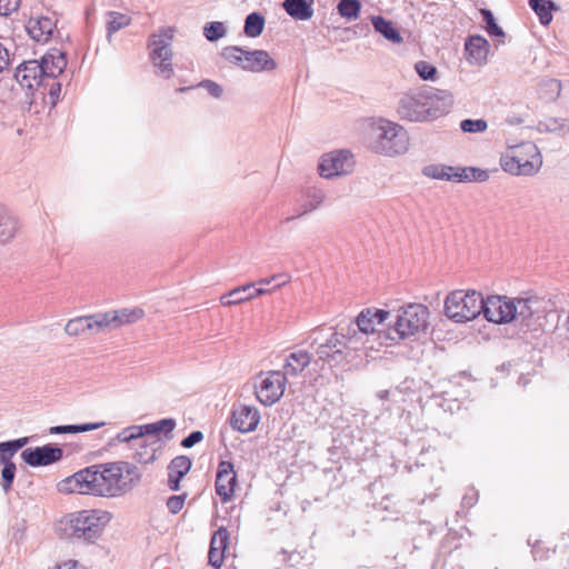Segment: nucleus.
Segmentation results:
<instances>
[{
	"label": "nucleus",
	"mask_w": 569,
	"mask_h": 569,
	"mask_svg": "<svg viewBox=\"0 0 569 569\" xmlns=\"http://www.w3.org/2000/svg\"><path fill=\"white\" fill-rule=\"evenodd\" d=\"M429 310L420 303H410L399 308L393 315V325L387 336L392 341L402 340L425 330L428 325Z\"/></svg>",
	"instance_id": "5"
},
{
	"label": "nucleus",
	"mask_w": 569,
	"mask_h": 569,
	"mask_svg": "<svg viewBox=\"0 0 569 569\" xmlns=\"http://www.w3.org/2000/svg\"><path fill=\"white\" fill-rule=\"evenodd\" d=\"M317 209L318 208L313 203H311L310 200L306 199V203L302 206V210L297 217H302V216H305L309 212H312Z\"/></svg>",
	"instance_id": "61"
},
{
	"label": "nucleus",
	"mask_w": 569,
	"mask_h": 569,
	"mask_svg": "<svg viewBox=\"0 0 569 569\" xmlns=\"http://www.w3.org/2000/svg\"><path fill=\"white\" fill-rule=\"evenodd\" d=\"M549 301L537 295L515 298V319L521 326L530 330H538L537 322L545 318L548 311Z\"/></svg>",
	"instance_id": "8"
},
{
	"label": "nucleus",
	"mask_w": 569,
	"mask_h": 569,
	"mask_svg": "<svg viewBox=\"0 0 569 569\" xmlns=\"http://www.w3.org/2000/svg\"><path fill=\"white\" fill-rule=\"evenodd\" d=\"M256 284L258 283L251 282L230 290L228 293L221 296V305L227 307L237 306L270 292L269 289L256 288Z\"/></svg>",
	"instance_id": "20"
},
{
	"label": "nucleus",
	"mask_w": 569,
	"mask_h": 569,
	"mask_svg": "<svg viewBox=\"0 0 569 569\" xmlns=\"http://www.w3.org/2000/svg\"><path fill=\"white\" fill-rule=\"evenodd\" d=\"M198 87L203 88L204 90H207V92H208L211 97H213V98H216V99L221 98V97H222V94H223V89H222V87H221L219 83H217V82H214V81H212V80H202V81L198 84Z\"/></svg>",
	"instance_id": "53"
},
{
	"label": "nucleus",
	"mask_w": 569,
	"mask_h": 569,
	"mask_svg": "<svg viewBox=\"0 0 569 569\" xmlns=\"http://www.w3.org/2000/svg\"><path fill=\"white\" fill-rule=\"evenodd\" d=\"M338 333L342 337V343L345 345L348 357L351 356L352 351L361 349L368 341V335L356 329L353 322H350L346 328L340 326Z\"/></svg>",
	"instance_id": "26"
},
{
	"label": "nucleus",
	"mask_w": 569,
	"mask_h": 569,
	"mask_svg": "<svg viewBox=\"0 0 569 569\" xmlns=\"http://www.w3.org/2000/svg\"><path fill=\"white\" fill-rule=\"evenodd\" d=\"M260 421V413L257 408L241 405L233 409L230 423L233 429L246 433L256 430Z\"/></svg>",
	"instance_id": "18"
},
{
	"label": "nucleus",
	"mask_w": 569,
	"mask_h": 569,
	"mask_svg": "<svg viewBox=\"0 0 569 569\" xmlns=\"http://www.w3.org/2000/svg\"><path fill=\"white\" fill-rule=\"evenodd\" d=\"M457 181H480L483 182L489 178L487 171L477 168H463L455 171Z\"/></svg>",
	"instance_id": "41"
},
{
	"label": "nucleus",
	"mask_w": 569,
	"mask_h": 569,
	"mask_svg": "<svg viewBox=\"0 0 569 569\" xmlns=\"http://www.w3.org/2000/svg\"><path fill=\"white\" fill-rule=\"evenodd\" d=\"M228 531L226 528H219L212 536L208 553L209 563L220 568L223 562L224 550L228 546Z\"/></svg>",
	"instance_id": "25"
},
{
	"label": "nucleus",
	"mask_w": 569,
	"mask_h": 569,
	"mask_svg": "<svg viewBox=\"0 0 569 569\" xmlns=\"http://www.w3.org/2000/svg\"><path fill=\"white\" fill-rule=\"evenodd\" d=\"M14 78L22 88L33 89L40 86L44 78L41 63L37 60L20 63L16 69Z\"/></svg>",
	"instance_id": "17"
},
{
	"label": "nucleus",
	"mask_w": 569,
	"mask_h": 569,
	"mask_svg": "<svg viewBox=\"0 0 569 569\" xmlns=\"http://www.w3.org/2000/svg\"><path fill=\"white\" fill-rule=\"evenodd\" d=\"M192 461L187 456H178L168 466V486L171 490L180 489L181 479L190 471Z\"/></svg>",
	"instance_id": "24"
},
{
	"label": "nucleus",
	"mask_w": 569,
	"mask_h": 569,
	"mask_svg": "<svg viewBox=\"0 0 569 569\" xmlns=\"http://www.w3.org/2000/svg\"><path fill=\"white\" fill-rule=\"evenodd\" d=\"M184 500H186V495L170 497L167 501V507H168L169 511L171 513H178L182 509V507L184 505Z\"/></svg>",
	"instance_id": "54"
},
{
	"label": "nucleus",
	"mask_w": 569,
	"mask_h": 569,
	"mask_svg": "<svg viewBox=\"0 0 569 569\" xmlns=\"http://www.w3.org/2000/svg\"><path fill=\"white\" fill-rule=\"evenodd\" d=\"M139 478L138 468L127 461L89 466L59 483V491L114 498L127 493Z\"/></svg>",
	"instance_id": "1"
},
{
	"label": "nucleus",
	"mask_w": 569,
	"mask_h": 569,
	"mask_svg": "<svg viewBox=\"0 0 569 569\" xmlns=\"http://www.w3.org/2000/svg\"><path fill=\"white\" fill-rule=\"evenodd\" d=\"M177 422L172 418H164L151 423H144V437L162 435L166 440L172 438V431Z\"/></svg>",
	"instance_id": "32"
},
{
	"label": "nucleus",
	"mask_w": 569,
	"mask_h": 569,
	"mask_svg": "<svg viewBox=\"0 0 569 569\" xmlns=\"http://www.w3.org/2000/svg\"><path fill=\"white\" fill-rule=\"evenodd\" d=\"M60 92H61V83L53 82L49 89V96L52 99V104H56L57 100L59 99Z\"/></svg>",
	"instance_id": "59"
},
{
	"label": "nucleus",
	"mask_w": 569,
	"mask_h": 569,
	"mask_svg": "<svg viewBox=\"0 0 569 569\" xmlns=\"http://www.w3.org/2000/svg\"><path fill=\"white\" fill-rule=\"evenodd\" d=\"M14 451L8 443V441L0 442V465L13 463L11 458L14 456Z\"/></svg>",
	"instance_id": "55"
},
{
	"label": "nucleus",
	"mask_w": 569,
	"mask_h": 569,
	"mask_svg": "<svg viewBox=\"0 0 569 569\" xmlns=\"http://www.w3.org/2000/svg\"><path fill=\"white\" fill-rule=\"evenodd\" d=\"M353 154L346 149L323 154L318 164V172L325 179L349 174L355 168Z\"/></svg>",
	"instance_id": "9"
},
{
	"label": "nucleus",
	"mask_w": 569,
	"mask_h": 569,
	"mask_svg": "<svg viewBox=\"0 0 569 569\" xmlns=\"http://www.w3.org/2000/svg\"><path fill=\"white\" fill-rule=\"evenodd\" d=\"M388 395H389L388 390H383L378 393L379 398H381V399H386L388 397Z\"/></svg>",
	"instance_id": "63"
},
{
	"label": "nucleus",
	"mask_w": 569,
	"mask_h": 569,
	"mask_svg": "<svg viewBox=\"0 0 569 569\" xmlns=\"http://www.w3.org/2000/svg\"><path fill=\"white\" fill-rule=\"evenodd\" d=\"M428 104L431 107L433 118L449 111L453 103V96L450 91L429 88L422 90Z\"/></svg>",
	"instance_id": "22"
},
{
	"label": "nucleus",
	"mask_w": 569,
	"mask_h": 569,
	"mask_svg": "<svg viewBox=\"0 0 569 569\" xmlns=\"http://www.w3.org/2000/svg\"><path fill=\"white\" fill-rule=\"evenodd\" d=\"M313 0H284L283 8L287 13L298 20H308L313 14Z\"/></svg>",
	"instance_id": "31"
},
{
	"label": "nucleus",
	"mask_w": 569,
	"mask_h": 569,
	"mask_svg": "<svg viewBox=\"0 0 569 569\" xmlns=\"http://www.w3.org/2000/svg\"><path fill=\"white\" fill-rule=\"evenodd\" d=\"M111 519L112 515L106 510H81L62 517L56 531L61 539L93 543Z\"/></svg>",
	"instance_id": "2"
},
{
	"label": "nucleus",
	"mask_w": 569,
	"mask_h": 569,
	"mask_svg": "<svg viewBox=\"0 0 569 569\" xmlns=\"http://www.w3.org/2000/svg\"><path fill=\"white\" fill-rule=\"evenodd\" d=\"M500 166L503 171L513 176H533L542 167L539 148L531 141L510 146L501 154Z\"/></svg>",
	"instance_id": "4"
},
{
	"label": "nucleus",
	"mask_w": 569,
	"mask_h": 569,
	"mask_svg": "<svg viewBox=\"0 0 569 569\" xmlns=\"http://www.w3.org/2000/svg\"><path fill=\"white\" fill-rule=\"evenodd\" d=\"M20 6V0H0V14L9 16Z\"/></svg>",
	"instance_id": "56"
},
{
	"label": "nucleus",
	"mask_w": 569,
	"mask_h": 569,
	"mask_svg": "<svg viewBox=\"0 0 569 569\" xmlns=\"http://www.w3.org/2000/svg\"><path fill=\"white\" fill-rule=\"evenodd\" d=\"M460 128L463 132L478 133L486 131L488 124L483 119H465L461 121Z\"/></svg>",
	"instance_id": "47"
},
{
	"label": "nucleus",
	"mask_w": 569,
	"mask_h": 569,
	"mask_svg": "<svg viewBox=\"0 0 569 569\" xmlns=\"http://www.w3.org/2000/svg\"><path fill=\"white\" fill-rule=\"evenodd\" d=\"M236 482L237 476L233 465L230 461H220L216 476V492L223 502L231 499Z\"/></svg>",
	"instance_id": "16"
},
{
	"label": "nucleus",
	"mask_w": 569,
	"mask_h": 569,
	"mask_svg": "<svg viewBox=\"0 0 569 569\" xmlns=\"http://www.w3.org/2000/svg\"><path fill=\"white\" fill-rule=\"evenodd\" d=\"M137 319H139L138 312L129 309L93 313L90 315V333L99 335L110 332L122 325L130 323Z\"/></svg>",
	"instance_id": "10"
},
{
	"label": "nucleus",
	"mask_w": 569,
	"mask_h": 569,
	"mask_svg": "<svg viewBox=\"0 0 569 569\" xmlns=\"http://www.w3.org/2000/svg\"><path fill=\"white\" fill-rule=\"evenodd\" d=\"M62 456V449L54 443L27 448L21 452L23 461L31 467H41L54 463L59 461Z\"/></svg>",
	"instance_id": "15"
},
{
	"label": "nucleus",
	"mask_w": 569,
	"mask_h": 569,
	"mask_svg": "<svg viewBox=\"0 0 569 569\" xmlns=\"http://www.w3.org/2000/svg\"><path fill=\"white\" fill-rule=\"evenodd\" d=\"M91 321L89 316H81L70 319L64 326V332L71 337H78L87 332L90 333Z\"/></svg>",
	"instance_id": "36"
},
{
	"label": "nucleus",
	"mask_w": 569,
	"mask_h": 569,
	"mask_svg": "<svg viewBox=\"0 0 569 569\" xmlns=\"http://www.w3.org/2000/svg\"><path fill=\"white\" fill-rule=\"evenodd\" d=\"M14 453H17L21 448H23L28 443V438H19L14 440L8 441Z\"/></svg>",
	"instance_id": "60"
},
{
	"label": "nucleus",
	"mask_w": 569,
	"mask_h": 569,
	"mask_svg": "<svg viewBox=\"0 0 569 569\" xmlns=\"http://www.w3.org/2000/svg\"><path fill=\"white\" fill-rule=\"evenodd\" d=\"M59 569H83V567L76 560H69L60 566Z\"/></svg>",
	"instance_id": "62"
},
{
	"label": "nucleus",
	"mask_w": 569,
	"mask_h": 569,
	"mask_svg": "<svg viewBox=\"0 0 569 569\" xmlns=\"http://www.w3.org/2000/svg\"><path fill=\"white\" fill-rule=\"evenodd\" d=\"M483 309L481 293L471 290H456L449 293L445 301L446 316L456 322H466L478 317Z\"/></svg>",
	"instance_id": "7"
},
{
	"label": "nucleus",
	"mask_w": 569,
	"mask_h": 569,
	"mask_svg": "<svg viewBox=\"0 0 569 569\" xmlns=\"http://www.w3.org/2000/svg\"><path fill=\"white\" fill-rule=\"evenodd\" d=\"M341 341V335L336 331L326 340V342L320 343L316 349V355L318 357L316 363L321 361L329 365V367H335L343 361H348V351H346L345 345Z\"/></svg>",
	"instance_id": "14"
},
{
	"label": "nucleus",
	"mask_w": 569,
	"mask_h": 569,
	"mask_svg": "<svg viewBox=\"0 0 569 569\" xmlns=\"http://www.w3.org/2000/svg\"><path fill=\"white\" fill-rule=\"evenodd\" d=\"M540 88H541V91L542 90L546 91V98L547 99L553 100V99L559 97L560 90H561V84L556 79H548V80H545L540 84Z\"/></svg>",
	"instance_id": "49"
},
{
	"label": "nucleus",
	"mask_w": 569,
	"mask_h": 569,
	"mask_svg": "<svg viewBox=\"0 0 569 569\" xmlns=\"http://www.w3.org/2000/svg\"><path fill=\"white\" fill-rule=\"evenodd\" d=\"M361 3L358 0H340L338 3V12L341 17L355 20L359 17Z\"/></svg>",
	"instance_id": "42"
},
{
	"label": "nucleus",
	"mask_w": 569,
	"mask_h": 569,
	"mask_svg": "<svg viewBox=\"0 0 569 569\" xmlns=\"http://www.w3.org/2000/svg\"><path fill=\"white\" fill-rule=\"evenodd\" d=\"M18 230L17 219L7 210H0V242L11 240Z\"/></svg>",
	"instance_id": "33"
},
{
	"label": "nucleus",
	"mask_w": 569,
	"mask_h": 569,
	"mask_svg": "<svg viewBox=\"0 0 569 569\" xmlns=\"http://www.w3.org/2000/svg\"><path fill=\"white\" fill-rule=\"evenodd\" d=\"M530 8L536 12L541 24L547 26L552 20L555 3L550 0H529Z\"/></svg>",
	"instance_id": "34"
},
{
	"label": "nucleus",
	"mask_w": 569,
	"mask_h": 569,
	"mask_svg": "<svg viewBox=\"0 0 569 569\" xmlns=\"http://www.w3.org/2000/svg\"><path fill=\"white\" fill-rule=\"evenodd\" d=\"M154 460H156V455H154V453H152V456H151L148 460H144V463H146V462H152V461H154Z\"/></svg>",
	"instance_id": "64"
},
{
	"label": "nucleus",
	"mask_w": 569,
	"mask_h": 569,
	"mask_svg": "<svg viewBox=\"0 0 569 569\" xmlns=\"http://www.w3.org/2000/svg\"><path fill=\"white\" fill-rule=\"evenodd\" d=\"M264 18L258 12L249 13L244 20L243 32L249 38L259 37L264 28Z\"/></svg>",
	"instance_id": "37"
},
{
	"label": "nucleus",
	"mask_w": 569,
	"mask_h": 569,
	"mask_svg": "<svg viewBox=\"0 0 569 569\" xmlns=\"http://www.w3.org/2000/svg\"><path fill=\"white\" fill-rule=\"evenodd\" d=\"M227 33V29L223 22L213 21L208 22L203 28V34L207 40L214 42L223 38Z\"/></svg>",
	"instance_id": "43"
},
{
	"label": "nucleus",
	"mask_w": 569,
	"mask_h": 569,
	"mask_svg": "<svg viewBox=\"0 0 569 569\" xmlns=\"http://www.w3.org/2000/svg\"><path fill=\"white\" fill-rule=\"evenodd\" d=\"M174 32V28L163 27L157 33L151 34L149 40L150 61L156 74L163 79H170L173 76L171 43Z\"/></svg>",
	"instance_id": "6"
},
{
	"label": "nucleus",
	"mask_w": 569,
	"mask_h": 569,
	"mask_svg": "<svg viewBox=\"0 0 569 569\" xmlns=\"http://www.w3.org/2000/svg\"><path fill=\"white\" fill-rule=\"evenodd\" d=\"M39 62L43 69L44 78L58 77L67 66L66 57L61 52L46 54Z\"/></svg>",
	"instance_id": "30"
},
{
	"label": "nucleus",
	"mask_w": 569,
	"mask_h": 569,
	"mask_svg": "<svg viewBox=\"0 0 569 569\" xmlns=\"http://www.w3.org/2000/svg\"><path fill=\"white\" fill-rule=\"evenodd\" d=\"M415 70L423 80H435L437 74V68L427 61H418L415 64Z\"/></svg>",
	"instance_id": "48"
},
{
	"label": "nucleus",
	"mask_w": 569,
	"mask_h": 569,
	"mask_svg": "<svg viewBox=\"0 0 569 569\" xmlns=\"http://www.w3.org/2000/svg\"><path fill=\"white\" fill-rule=\"evenodd\" d=\"M466 51L469 57L468 60L472 63H482L488 53V41L480 36H472L466 42Z\"/></svg>",
	"instance_id": "29"
},
{
	"label": "nucleus",
	"mask_w": 569,
	"mask_h": 569,
	"mask_svg": "<svg viewBox=\"0 0 569 569\" xmlns=\"http://www.w3.org/2000/svg\"><path fill=\"white\" fill-rule=\"evenodd\" d=\"M456 169L443 164H429L422 169L423 176L438 180H453Z\"/></svg>",
	"instance_id": "39"
},
{
	"label": "nucleus",
	"mask_w": 569,
	"mask_h": 569,
	"mask_svg": "<svg viewBox=\"0 0 569 569\" xmlns=\"http://www.w3.org/2000/svg\"><path fill=\"white\" fill-rule=\"evenodd\" d=\"M277 68L276 61L264 50H247L244 70L250 72L272 71Z\"/></svg>",
	"instance_id": "23"
},
{
	"label": "nucleus",
	"mask_w": 569,
	"mask_h": 569,
	"mask_svg": "<svg viewBox=\"0 0 569 569\" xmlns=\"http://www.w3.org/2000/svg\"><path fill=\"white\" fill-rule=\"evenodd\" d=\"M10 64L9 50L0 42V73L6 70Z\"/></svg>",
	"instance_id": "58"
},
{
	"label": "nucleus",
	"mask_w": 569,
	"mask_h": 569,
	"mask_svg": "<svg viewBox=\"0 0 569 569\" xmlns=\"http://www.w3.org/2000/svg\"><path fill=\"white\" fill-rule=\"evenodd\" d=\"M106 422H93V423H82V425H66V426H56L51 427L49 432L51 435H59V433H78V432H86L99 429L103 427Z\"/></svg>",
	"instance_id": "40"
},
{
	"label": "nucleus",
	"mask_w": 569,
	"mask_h": 569,
	"mask_svg": "<svg viewBox=\"0 0 569 569\" xmlns=\"http://www.w3.org/2000/svg\"><path fill=\"white\" fill-rule=\"evenodd\" d=\"M515 299L506 296H490L483 299V309L481 313L486 319L495 323H507L515 319L516 309Z\"/></svg>",
	"instance_id": "13"
},
{
	"label": "nucleus",
	"mask_w": 569,
	"mask_h": 569,
	"mask_svg": "<svg viewBox=\"0 0 569 569\" xmlns=\"http://www.w3.org/2000/svg\"><path fill=\"white\" fill-rule=\"evenodd\" d=\"M365 142L370 151L385 157L401 156L409 149V136L405 128L383 118L371 119L367 123Z\"/></svg>",
	"instance_id": "3"
},
{
	"label": "nucleus",
	"mask_w": 569,
	"mask_h": 569,
	"mask_svg": "<svg viewBox=\"0 0 569 569\" xmlns=\"http://www.w3.org/2000/svg\"><path fill=\"white\" fill-rule=\"evenodd\" d=\"M390 317V312L382 309L367 308L362 310L353 322L356 329L366 335L375 333L377 325Z\"/></svg>",
	"instance_id": "21"
},
{
	"label": "nucleus",
	"mask_w": 569,
	"mask_h": 569,
	"mask_svg": "<svg viewBox=\"0 0 569 569\" xmlns=\"http://www.w3.org/2000/svg\"><path fill=\"white\" fill-rule=\"evenodd\" d=\"M306 199L310 200L311 203L319 208L325 203L327 193L320 188L310 187L306 190Z\"/></svg>",
	"instance_id": "50"
},
{
	"label": "nucleus",
	"mask_w": 569,
	"mask_h": 569,
	"mask_svg": "<svg viewBox=\"0 0 569 569\" xmlns=\"http://www.w3.org/2000/svg\"><path fill=\"white\" fill-rule=\"evenodd\" d=\"M376 32L380 33L386 40L399 44L403 41L399 30L395 27L393 22L385 19L381 16H372L370 18Z\"/></svg>",
	"instance_id": "28"
},
{
	"label": "nucleus",
	"mask_w": 569,
	"mask_h": 569,
	"mask_svg": "<svg viewBox=\"0 0 569 569\" xmlns=\"http://www.w3.org/2000/svg\"><path fill=\"white\" fill-rule=\"evenodd\" d=\"M290 279H291V277L288 273H279V274H273L272 277H269V278L260 279L259 281H257V283L258 284L274 283L273 288L269 289L271 292L272 290L280 288V287L284 286L286 283H288L290 281Z\"/></svg>",
	"instance_id": "51"
},
{
	"label": "nucleus",
	"mask_w": 569,
	"mask_h": 569,
	"mask_svg": "<svg viewBox=\"0 0 569 569\" xmlns=\"http://www.w3.org/2000/svg\"><path fill=\"white\" fill-rule=\"evenodd\" d=\"M203 439V433L199 430L192 431L188 437L181 441L183 448H191Z\"/></svg>",
	"instance_id": "57"
},
{
	"label": "nucleus",
	"mask_w": 569,
	"mask_h": 569,
	"mask_svg": "<svg viewBox=\"0 0 569 569\" xmlns=\"http://www.w3.org/2000/svg\"><path fill=\"white\" fill-rule=\"evenodd\" d=\"M2 466H3L2 471H1L2 487H3L4 491H8L11 488V485L14 480L16 465L14 463H6Z\"/></svg>",
	"instance_id": "52"
},
{
	"label": "nucleus",
	"mask_w": 569,
	"mask_h": 569,
	"mask_svg": "<svg viewBox=\"0 0 569 569\" xmlns=\"http://www.w3.org/2000/svg\"><path fill=\"white\" fill-rule=\"evenodd\" d=\"M119 442L130 443L142 439V425H134L122 429L116 437Z\"/></svg>",
	"instance_id": "45"
},
{
	"label": "nucleus",
	"mask_w": 569,
	"mask_h": 569,
	"mask_svg": "<svg viewBox=\"0 0 569 569\" xmlns=\"http://www.w3.org/2000/svg\"><path fill=\"white\" fill-rule=\"evenodd\" d=\"M27 31L38 42H48L57 28L54 16L31 17L27 22Z\"/></svg>",
	"instance_id": "19"
},
{
	"label": "nucleus",
	"mask_w": 569,
	"mask_h": 569,
	"mask_svg": "<svg viewBox=\"0 0 569 569\" xmlns=\"http://www.w3.org/2000/svg\"><path fill=\"white\" fill-rule=\"evenodd\" d=\"M397 111L401 119L409 121L433 119L431 107L428 104V99L425 98L423 91L401 97Z\"/></svg>",
	"instance_id": "12"
},
{
	"label": "nucleus",
	"mask_w": 569,
	"mask_h": 569,
	"mask_svg": "<svg viewBox=\"0 0 569 569\" xmlns=\"http://www.w3.org/2000/svg\"><path fill=\"white\" fill-rule=\"evenodd\" d=\"M537 130L541 133H566L569 131V121L563 118H547L539 121Z\"/></svg>",
	"instance_id": "35"
},
{
	"label": "nucleus",
	"mask_w": 569,
	"mask_h": 569,
	"mask_svg": "<svg viewBox=\"0 0 569 569\" xmlns=\"http://www.w3.org/2000/svg\"><path fill=\"white\" fill-rule=\"evenodd\" d=\"M287 378L282 371H269L259 377L256 385L257 399L264 406H272L283 396Z\"/></svg>",
	"instance_id": "11"
},
{
	"label": "nucleus",
	"mask_w": 569,
	"mask_h": 569,
	"mask_svg": "<svg viewBox=\"0 0 569 569\" xmlns=\"http://www.w3.org/2000/svg\"><path fill=\"white\" fill-rule=\"evenodd\" d=\"M311 362V355L302 349L291 352L284 361L283 375L297 377L300 375Z\"/></svg>",
	"instance_id": "27"
},
{
	"label": "nucleus",
	"mask_w": 569,
	"mask_h": 569,
	"mask_svg": "<svg viewBox=\"0 0 569 569\" xmlns=\"http://www.w3.org/2000/svg\"><path fill=\"white\" fill-rule=\"evenodd\" d=\"M107 37L111 40L112 33L130 24L131 18L128 14L109 11L107 13Z\"/></svg>",
	"instance_id": "38"
},
{
	"label": "nucleus",
	"mask_w": 569,
	"mask_h": 569,
	"mask_svg": "<svg viewBox=\"0 0 569 569\" xmlns=\"http://www.w3.org/2000/svg\"><path fill=\"white\" fill-rule=\"evenodd\" d=\"M222 57L244 70V57H247V50L241 49L240 47H226L222 50Z\"/></svg>",
	"instance_id": "44"
},
{
	"label": "nucleus",
	"mask_w": 569,
	"mask_h": 569,
	"mask_svg": "<svg viewBox=\"0 0 569 569\" xmlns=\"http://www.w3.org/2000/svg\"><path fill=\"white\" fill-rule=\"evenodd\" d=\"M481 14H482L483 21L486 23V30L488 31V33L490 36H495V37H503L505 36V32L497 24L495 17L490 10L482 9Z\"/></svg>",
	"instance_id": "46"
}]
</instances>
